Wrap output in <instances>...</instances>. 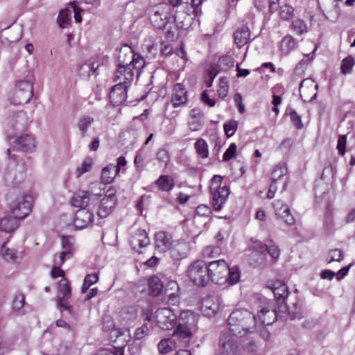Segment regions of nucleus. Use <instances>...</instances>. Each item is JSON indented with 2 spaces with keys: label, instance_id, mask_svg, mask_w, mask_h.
<instances>
[{
  "label": "nucleus",
  "instance_id": "f257e3e1",
  "mask_svg": "<svg viewBox=\"0 0 355 355\" xmlns=\"http://www.w3.org/2000/svg\"><path fill=\"white\" fill-rule=\"evenodd\" d=\"M116 69L114 80L125 79L133 81L135 74L139 75L145 66V60L139 54L135 53L132 48L123 44L115 50Z\"/></svg>",
  "mask_w": 355,
  "mask_h": 355
},
{
  "label": "nucleus",
  "instance_id": "f03ea898",
  "mask_svg": "<svg viewBox=\"0 0 355 355\" xmlns=\"http://www.w3.org/2000/svg\"><path fill=\"white\" fill-rule=\"evenodd\" d=\"M229 331L235 336L242 337L252 332L257 324L256 316L245 309L234 310L227 318Z\"/></svg>",
  "mask_w": 355,
  "mask_h": 355
},
{
  "label": "nucleus",
  "instance_id": "7ed1b4c3",
  "mask_svg": "<svg viewBox=\"0 0 355 355\" xmlns=\"http://www.w3.org/2000/svg\"><path fill=\"white\" fill-rule=\"evenodd\" d=\"M210 280L218 285L232 286L236 284L241 277L238 266L230 268L223 260L219 259L211 261L209 263Z\"/></svg>",
  "mask_w": 355,
  "mask_h": 355
},
{
  "label": "nucleus",
  "instance_id": "20e7f679",
  "mask_svg": "<svg viewBox=\"0 0 355 355\" xmlns=\"http://www.w3.org/2000/svg\"><path fill=\"white\" fill-rule=\"evenodd\" d=\"M251 241L253 245L250 248V250L252 251L250 263L254 267L263 263L266 252L273 259H277L279 257L280 250L277 245H268L260 241L254 240V239H252Z\"/></svg>",
  "mask_w": 355,
  "mask_h": 355
},
{
  "label": "nucleus",
  "instance_id": "39448f33",
  "mask_svg": "<svg viewBox=\"0 0 355 355\" xmlns=\"http://www.w3.org/2000/svg\"><path fill=\"white\" fill-rule=\"evenodd\" d=\"M209 267L202 260L192 262L187 268V275L189 280L197 286L204 287L210 281Z\"/></svg>",
  "mask_w": 355,
  "mask_h": 355
},
{
  "label": "nucleus",
  "instance_id": "423d86ee",
  "mask_svg": "<svg viewBox=\"0 0 355 355\" xmlns=\"http://www.w3.org/2000/svg\"><path fill=\"white\" fill-rule=\"evenodd\" d=\"M101 225V222L99 218L95 220L94 207L78 209L73 218V225L76 230H83L92 226V225Z\"/></svg>",
  "mask_w": 355,
  "mask_h": 355
},
{
  "label": "nucleus",
  "instance_id": "0eeeda50",
  "mask_svg": "<svg viewBox=\"0 0 355 355\" xmlns=\"http://www.w3.org/2000/svg\"><path fill=\"white\" fill-rule=\"evenodd\" d=\"M33 197L29 194L17 197L10 205L12 214L19 220L26 218L31 211Z\"/></svg>",
  "mask_w": 355,
  "mask_h": 355
},
{
  "label": "nucleus",
  "instance_id": "6e6552de",
  "mask_svg": "<svg viewBox=\"0 0 355 355\" xmlns=\"http://www.w3.org/2000/svg\"><path fill=\"white\" fill-rule=\"evenodd\" d=\"M267 288L272 291L277 303L279 304V311L289 313V307L285 302L288 295V286L286 284L278 280L268 285Z\"/></svg>",
  "mask_w": 355,
  "mask_h": 355
},
{
  "label": "nucleus",
  "instance_id": "1a4fd4ad",
  "mask_svg": "<svg viewBox=\"0 0 355 355\" xmlns=\"http://www.w3.org/2000/svg\"><path fill=\"white\" fill-rule=\"evenodd\" d=\"M117 84L114 85L110 92V103L114 106H119L125 102L128 89L132 81L125 79L117 80Z\"/></svg>",
  "mask_w": 355,
  "mask_h": 355
},
{
  "label": "nucleus",
  "instance_id": "9d476101",
  "mask_svg": "<svg viewBox=\"0 0 355 355\" xmlns=\"http://www.w3.org/2000/svg\"><path fill=\"white\" fill-rule=\"evenodd\" d=\"M153 317L157 326L163 330L171 329L176 323L177 316L168 307L158 309Z\"/></svg>",
  "mask_w": 355,
  "mask_h": 355
},
{
  "label": "nucleus",
  "instance_id": "9b49d317",
  "mask_svg": "<svg viewBox=\"0 0 355 355\" xmlns=\"http://www.w3.org/2000/svg\"><path fill=\"white\" fill-rule=\"evenodd\" d=\"M170 8L166 3H160L155 6L153 12L150 16V20L157 28H165L171 19L168 12Z\"/></svg>",
  "mask_w": 355,
  "mask_h": 355
},
{
  "label": "nucleus",
  "instance_id": "f8f14e48",
  "mask_svg": "<svg viewBox=\"0 0 355 355\" xmlns=\"http://www.w3.org/2000/svg\"><path fill=\"white\" fill-rule=\"evenodd\" d=\"M222 305L220 297L216 295H208L202 299L200 302V311L202 313L208 318L216 315Z\"/></svg>",
  "mask_w": 355,
  "mask_h": 355
},
{
  "label": "nucleus",
  "instance_id": "ddd939ff",
  "mask_svg": "<svg viewBox=\"0 0 355 355\" xmlns=\"http://www.w3.org/2000/svg\"><path fill=\"white\" fill-rule=\"evenodd\" d=\"M232 333L227 331H223L219 338V345L222 353L225 355H237L238 343Z\"/></svg>",
  "mask_w": 355,
  "mask_h": 355
},
{
  "label": "nucleus",
  "instance_id": "4468645a",
  "mask_svg": "<svg viewBox=\"0 0 355 355\" xmlns=\"http://www.w3.org/2000/svg\"><path fill=\"white\" fill-rule=\"evenodd\" d=\"M61 246L63 251L55 254L54 256L58 257L57 263L60 265H63L66 260L73 257V253L76 250L74 237L71 236H62Z\"/></svg>",
  "mask_w": 355,
  "mask_h": 355
},
{
  "label": "nucleus",
  "instance_id": "2eb2a0df",
  "mask_svg": "<svg viewBox=\"0 0 355 355\" xmlns=\"http://www.w3.org/2000/svg\"><path fill=\"white\" fill-rule=\"evenodd\" d=\"M5 184L11 188L16 187L24 180L23 167L20 165H9L3 173Z\"/></svg>",
  "mask_w": 355,
  "mask_h": 355
},
{
  "label": "nucleus",
  "instance_id": "dca6fc26",
  "mask_svg": "<svg viewBox=\"0 0 355 355\" xmlns=\"http://www.w3.org/2000/svg\"><path fill=\"white\" fill-rule=\"evenodd\" d=\"M116 205V197L113 190L109 189L101 200L98 209L99 218H106L113 211Z\"/></svg>",
  "mask_w": 355,
  "mask_h": 355
},
{
  "label": "nucleus",
  "instance_id": "f3484780",
  "mask_svg": "<svg viewBox=\"0 0 355 355\" xmlns=\"http://www.w3.org/2000/svg\"><path fill=\"white\" fill-rule=\"evenodd\" d=\"M97 195L87 191H79L71 198V205L79 209L94 207L92 201L96 198Z\"/></svg>",
  "mask_w": 355,
  "mask_h": 355
},
{
  "label": "nucleus",
  "instance_id": "a211bd4d",
  "mask_svg": "<svg viewBox=\"0 0 355 355\" xmlns=\"http://www.w3.org/2000/svg\"><path fill=\"white\" fill-rule=\"evenodd\" d=\"M188 92L185 86L180 83L173 85L171 95V103L174 108L182 107L187 103Z\"/></svg>",
  "mask_w": 355,
  "mask_h": 355
},
{
  "label": "nucleus",
  "instance_id": "6ab92c4d",
  "mask_svg": "<svg viewBox=\"0 0 355 355\" xmlns=\"http://www.w3.org/2000/svg\"><path fill=\"white\" fill-rule=\"evenodd\" d=\"M212 196L213 209L218 211L222 209L230 193V187L227 185L221 188L210 190Z\"/></svg>",
  "mask_w": 355,
  "mask_h": 355
},
{
  "label": "nucleus",
  "instance_id": "aec40b11",
  "mask_svg": "<svg viewBox=\"0 0 355 355\" xmlns=\"http://www.w3.org/2000/svg\"><path fill=\"white\" fill-rule=\"evenodd\" d=\"M333 168L331 166H325L321 173V177L315 181L314 187L315 196L317 198H322L328 193L329 190V184L324 181L328 176L332 174Z\"/></svg>",
  "mask_w": 355,
  "mask_h": 355
},
{
  "label": "nucleus",
  "instance_id": "412c9836",
  "mask_svg": "<svg viewBox=\"0 0 355 355\" xmlns=\"http://www.w3.org/2000/svg\"><path fill=\"white\" fill-rule=\"evenodd\" d=\"M14 143L19 150L24 153H33L37 147L35 138L31 134H24L17 137Z\"/></svg>",
  "mask_w": 355,
  "mask_h": 355
},
{
  "label": "nucleus",
  "instance_id": "4be33fe9",
  "mask_svg": "<svg viewBox=\"0 0 355 355\" xmlns=\"http://www.w3.org/2000/svg\"><path fill=\"white\" fill-rule=\"evenodd\" d=\"M131 336L130 330L127 328H118L113 329L110 335L111 342L116 343L119 346L115 349H121L123 352V347L130 341Z\"/></svg>",
  "mask_w": 355,
  "mask_h": 355
},
{
  "label": "nucleus",
  "instance_id": "5701e85b",
  "mask_svg": "<svg viewBox=\"0 0 355 355\" xmlns=\"http://www.w3.org/2000/svg\"><path fill=\"white\" fill-rule=\"evenodd\" d=\"M171 257L174 261H180L187 257L190 252L189 243L183 240L174 241L169 249Z\"/></svg>",
  "mask_w": 355,
  "mask_h": 355
},
{
  "label": "nucleus",
  "instance_id": "b1692460",
  "mask_svg": "<svg viewBox=\"0 0 355 355\" xmlns=\"http://www.w3.org/2000/svg\"><path fill=\"white\" fill-rule=\"evenodd\" d=\"M275 215L281 218L286 225H292L295 223V218L291 214L288 206L282 200H275L273 202Z\"/></svg>",
  "mask_w": 355,
  "mask_h": 355
},
{
  "label": "nucleus",
  "instance_id": "393cba45",
  "mask_svg": "<svg viewBox=\"0 0 355 355\" xmlns=\"http://www.w3.org/2000/svg\"><path fill=\"white\" fill-rule=\"evenodd\" d=\"M23 92L22 102H29L33 96V80H19L16 83L15 95H21Z\"/></svg>",
  "mask_w": 355,
  "mask_h": 355
},
{
  "label": "nucleus",
  "instance_id": "a878e982",
  "mask_svg": "<svg viewBox=\"0 0 355 355\" xmlns=\"http://www.w3.org/2000/svg\"><path fill=\"white\" fill-rule=\"evenodd\" d=\"M257 323L268 326L272 324L277 318V311L275 309H270L268 306L263 307L255 315Z\"/></svg>",
  "mask_w": 355,
  "mask_h": 355
},
{
  "label": "nucleus",
  "instance_id": "bb28decb",
  "mask_svg": "<svg viewBox=\"0 0 355 355\" xmlns=\"http://www.w3.org/2000/svg\"><path fill=\"white\" fill-rule=\"evenodd\" d=\"M130 243L133 250L139 252V248L146 247L150 243V239L144 230L139 229L132 236Z\"/></svg>",
  "mask_w": 355,
  "mask_h": 355
},
{
  "label": "nucleus",
  "instance_id": "cd10ccee",
  "mask_svg": "<svg viewBox=\"0 0 355 355\" xmlns=\"http://www.w3.org/2000/svg\"><path fill=\"white\" fill-rule=\"evenodd\" d=\"M98 67L99 64L97 62L88 60L80 66L78 75L83 80H88L92 75L97 76L96 71Z\"/></svg>",
  "mask_w": 355,
  "mask_h": 355
},
{
  "label": "nucleus",
  "instance_id": "c85d7f7f",
  "mask_svg": "<svg viewBox=\"0 0 355 355\" xmlns=\"http://www.w3.org/2000/svg\"><path fill=\"white\" fill-rule=\"evenodd\" d=\"M173 242L171 235L166 232H159L155 234V247L160 251L169 250Z\"/></svg>",
  "mask_w": 355,
  "mask_h": 355
},
{
  "label": "nucleus",
  "instance_id": "c756f323",
  "mask_svg": "<svg viewBox=\"0 0 355 355\" xmlns=\"http://www.w3.org/2000/svg\"><path fill=\"white\" fill-rule=\"evenodd\" d=\"M297 46V41L291 35H285L279 43V49L283 55H287Z\"/></svg>",
  "mask_w": 355,
  "mask_h": 355
},
{
  "label": "nucleus",
  "instance_id": "7c9ffc66",
  "mask_svg": "<svg viewBox=\"0 0 355 355\" xmlns=\"http://www.w3.org/2000/svg\"><path fill=\"white\" fill-rule=\"evenodd\" d=\"M94 123V117L89 115L83 114L78 117L76 126L78 129L81 137H86L87 131Z\"/></svg>",
  "mask_w": 355,
  "mask_h": 355
},
{
  "label": "nucleus",
  "instance_id": "2f4dec72",
  "mask_svg": "<svg viewBox=\"0 0 355 355\" xmlns=\"http://www.w3.org/2000/svg\"><path fill=\"white\" fill-rule=\"evenodd\" d=\"M249 28L243 26L241 28L237 29L234 34V42L239 48H241L246 44L250 39Z\"/></svg>",
  "mask_w": 355,
  "mask_h": 355
},
{
  "label": "nucleus",
  "instance_id": "473e14b6",
  "mask_svg": "<svg viewBox=\"0 0 355 355\" xmlns=\"http://www.w3.org/2000/svg\"><path fill=\"white\" fill-rule=\"evenodd\" d=\"M18 218L12 216H6L0 220V230L10 232L18 226Z\"/></svg>",
  "mask_w": 355,
  "mask_h": 355
},
{
  "label": "nucleus",
  "instance_id": "72a5a7b5",
  "mask_svg": "<svg viewBox=\"0 0 355 355\" xmlns=\"http://www.w3.org/2000/svg\"><path fill=\"white\" fill-rule=\"evenodd\" d=\"M155 184L160 190L167 192L171 191L175 186L173 179L168 175H160L155 181Z\"/></svg>",
  "mask_w": 355,
  "mask_h": 355
},
{
  "label": "nucleus",
  "instance_id": "f704fd0d",
  "mask_svg": "<svg viewBox=\"0 0 355 355\" xmlns=\"http://www.w3.org/2000/svg\"><path fill=\"white\" fill-rule=\"evenodd\" d=\"M115 168L114 164H110L103 168L101 179L103 184H108L112 182L116 173H117Z\"/></svg>",
  "mask_w": 355,
  "mask_h": 355
},
{
  "label": "nucleus",
  "instance_id": "c9c22d12",
  "mask_svg": "<svg viewBox=\"0 0 355 355\" xmlns=\"http://www.w3.org/2000/svg\"><path fill=\"white\" fill-rule=\"evenodd\" d=\"M1 254L6 261L12 263H17L19 259L17 252L15 250L6 248V243L1 246Z\"/></svg>",
  "mask_w": 355,
  "mask_h": 355
},
{
  "label": "nucleus",
  "instance_id": "e433bc0d",
  "mask_svg": "<svg viewBox=\"0 0 355 355\" xmlns=\"http://www.w3.org/2000/svg\"><path fill=\"white\" fill-rule=\"evenodd\" d=\"M290 28L297 35H304L309 31L306 23L303 19L299 18L292 21Z\"/></svg>",
  "mask_w": 355,
  "mask_h": 355
},
{
  "label": "nucleus",
  "instance_id": "4c0bfd02",
  "mask_svg": "<svg viewBox=\"0 0 355 355\" xmlns=\"http://www.w3.org/2000/svg\"><path fill=\"white\" fill-rule=\"evenodd\" d=\"M149 293L153 296L159 295L163 289L161 279L156 276L151 277L148 280Z\"/></svg>",
  "mask_w": 355,
  "mask_h": 355
},
{
  "label": "nucleus",
  "instance_id": "58836bf2",
  "mask_svg": "<svg viewBox=\"0 0 355 355\" xmlns=\"http://www.w3.org/2000/svg\"><path fill=\"white\" fill-rule=\"evenodd\" d=\"M191 17L189 14H186L184 12H178L173 17V20L176 23L177 26L180 28L187 29L189 24Z\"/></svg>",
  "mask_w": 355,
  "mask_h": 355
},
{
  "label": "nucleus",
  "instance_id": "ea45409f",
  "mask_svg": "<svg viewBox=\"0 0 355 355\" xmlns=\"http://www.w3.org/2000/svg\"><path fill=\"white\" fill-rule=\"evenodd\" d=\"M288 169L286 164L284 162L278 163L271 173V180L273 182H278L284 175H286Z\"/></svg>",
  "mask_w": 355,
  "mask_h": 355
},
{
  "label": "nucleus",
  "instance_id": "a19ab883",
  "mask_svg": "<svg viewBox=\"0 0 355 355\" xmlns=\"http://www.w3.org/2000/svg\"><path fill=\"white\" fill-rule=\"evenodd\" d=\"M194 147L199 157L202 159L208 157L209 152L208 145L205 140L198 139L194 144Z\"/></svg>",
  "mask_w": 355,
  "mask_h": 355
},
{
  "label": "nucleus",
  "instance_id": "79ce46f5",
  "mask_svg": "<svg viewBox=\"0 0 355 355\" xmlns=\"http://www.w3.org/2000/svg\"><path fill=\"white\" fill-rule=\"evenodd\" d=\"M173 336L187 341L191 336V332L187 324H179L173 332Z\"/></svg>",
  "mask_w": 355,
  "mask_h": 355
},
{
  "label": "nucleus",
  "instance_id": "37998d69",
  "mask_svg": "<svg viewBox=\"0 0 355 355\" xmlns=\"http://www.w3.org/2000/svg\"><path fill=\"white\" fill-rule=\"evenodd\" d=\"M157 347L159 353L164 354L171 352L175 348V343L173 338H165L162 339L158 343Z\"/></svg>",
  "mask_w": 355,
  "mask_h": 355
},
{
  "label": "nucleus",
  "instance_id": "c03bdc74",
  "mask_svg": "<svg viewBox=\"0 0 355 355\" xmlns=\"http://www.w3.org/2000/svg\"><path fill=\"white\" fill-rule=\"evenodd\" d=\"M217 66L220 71H226L234 66V59L231 55H222L218 58Z\"/></svg>",
  "mask_w": 355,
  "mask_h": 355
},
{
  "label": "nucleus",
  "instance_id": "a18cd8bd",
  "mask_svg": "<svg viewBox=\"0 0 355 355\" xmlns=\"http://www.w3.org/2000/svg\"><path fill=\"white\" fill-rule=\"evenodd\" d=\"M354 64L355 62L354 58L352 55L347 56L341 61V73L345 75L351 73Z\"/></svg>",
  "mask_w": 355,
  "mask_h": 355
},
{
  "label": "nucleus",
  "instance_id": "49530a36",
  "mask_svg": "<svg viewBox=\"0 0 355 355\" xmlns=\"http://www.w3.org/2000/svg\"><path fill=\"white\" fill-rule=\"evenodd\" d=\"M294 8L289 4H284L279 8V16L281 19L288 21L294 15Z\"/></svg>",
  "mask_w": 355,
  "mask_h": 355
},
{
  "label": "nucleus",
  "instance_id": "de8ad7c7",
  "mask_svg": "<svg viewBox=\"0 0 355 355\" xmlns=\"http://www.w3.org/2000/svg\"><path fill=\"white\" fill-rule=\"evenodd\" d=\"M286 114L290 116L292 123L297 130H300L303 128L301 116L296 111L292 110L290 107H288L286 109Z\"/></svg>",
  "mask_w": 355,
  "mask_h": 355
},
{
  "label": "nucleus",
  "instance_id": "09e8293b",
  "mask_svg": "<svg viewBox=\"0 0 355 355\" xmlns=\"http://www.w3.org/2000/svg\"><path fill=\"white\" fill-rule=\"evenodd\" d=\"M58 294L59 297L63 298H69L71 295V288L66 278L63 277L58 284Z\"/></svg>",
  "mask_w": 355,
  "mask_h": 355
},
{
  "label": "nucleus",
  "instance_id": "8fccbe9b",
  "mask_svg": "<svg viewBox=\"0 0 355 355\" xmlns=\"http://www.w3.org/2000/svg\"><path fill=\"white\" fill-rule=\"evenodd\" d=\"M344 258L343 252L340 249H333L329 251L327 257L326 261L327 263H330L334 261H341Z\"/></svg>",
  "mask_w": 355,
  "mask_h": 355
},
{
  "label": "nucleus",
  "instance_id": "3c124183",
  "mask_svg": "<svg viewBox=\"0 0 355 355\" xmlns=\"http://www.w3.org/2000/svg\"><path fill=\"white\" fill-rule=\"evenodd\" d=\"M156 159L159 162L160 165L166 168L170 161V155L166 148H160L156 153Z\"/></svg>",
  "mask_w": 355,
  "mask_h": 355
},
{
  "label": "nucleus",
  "instance_id": "603ef678",
  "mask_svg": "<svg viewBox=\"0 0 355 355\" xmlns=\"http://www.w3.org/2000/svg\"><path fill=\"white\" fill-rule=\"evenodd\" d=\"M229 90V80L227 77H220L219 78V88L217 90L220 98H224Z\"/></svg>",
  "mask_w": 355,
  "mask_h": 355
},
{
  "label": "nucleus",
  "instance_id": "864d4df0",
  "mask_svg": "<svg viewBox=\"0 0 355 355\" xmlns=\"http://www.w3.org/2000/svg\"><path fill=\"white\" fill-rule=\"evenodd\" d=\"M71 12L68 9L62 10L58 17V23L61 28L67 27L70 22Z\"/></svg>",
  "mask_w": 355,
  "mask_h": 355
},
{
  "label": "nucleus",
  "instance_id": "5fc2aeb1",
  "mask_svg": "<svg viewBox=\"0 0 355 355\" xmlns=\"http://www.w3.org/2000/svg\"><path fill=\"white\" fill-rule=\"evenodd\" d=\"M191 112L193 114L194 117L192 120H191L189 122V123H188L189 128L191 131H193V132L198 131L202 128L203 122L199 119H196L195 115L200 114V112H198V110H197L196 109L192 110Z\"/></svg>",
  "mask_w": 355,
  "mask_h": 355
},
{
  "label": "nucleus",
  "instance_id": "6e6d98bb",
  "mask_svg": "<svg viewBox=\"0 0 355 355\" xmlns=\"http://www.w3.org/2000/svg\"><path fill=\"white\" fill-rule=\"evenodd\" d=\"M237 128L238 121L233 119L228 121L223 125L224 132L228 138L232 137L235 134Z\"/></svg>",
  "mask_w": 355,
  "mask_h": 355
},
{
  "label": "nucleus",
  "instance_id": "4d7b16f0",
  "mask_svg": "<svg viewBox=\"0 0 355 355\" xmlns=\"http://www.w3.org/2000/svg\"><path fill=\"white\" fill-rule=\"evenodd\" d=\"M335 225L336 224L334 221L332 211L330 207H328L325 214L324 227L327 231L331 232L336 229Z\"/></svg>",
  "mask_w": 355,
  "mask_h": 355
},
{
  "label": "nucleus",
  "instance_id": "13d9d810",
  "mask_svg": "<svg viewBox=\"0 0 355 355\" xmlns=\"http://www.w3.org/2000/svg\"><path fill=\"white\" fill-rule=\"evenodd\" d=\"M145 155H143L140 151H138L136 153L134 159V164L137 171H142L144 169L146 165V163L145 162Z\"/></svg>",
  "mask_w": 355,
  "mask_h": 355
},
{
  "label": "nucleus",
  "instance_id": "bf43d9fd",
  "mask_svg": "<svg viewBox=\"0 0 355 355\" xmlns=\"http://www.w3.org/2000/svg\"><path fill=\"white\" fill-rule=\"evenodd\" d=\"M92 168V163L91 161L85 160L82 164L78 166L76 170V175L79 178L83 174L91 171Z\"/></svg>",
  "mask_w": 355,
  "mask_h": 355
},
{
  "label": "nucleus",
  "instance_id": "052dcab7",
  "mask_svg": "<svg viewBox=\"0 0 355 355\" xmlns=\"http://www.w3.org/2000/svg\"><path fill=\"white\" fill-rule=\"evenodd\" d=\"M58 257H53L54 266L51 271V275L53 278H58L60 277H64V271L60 268L62 265H60L57 263Z\"/></svg>",
  "mask_w": 355,
  "mask_h": 355
},
{
  "label": "nucleus",
  "instance_id": "680f3d73",
  "mask_svg": "<svg viewBox=\"0 0 355 355\" xmlns=\"http://www.w3.org/2000/svg\"><path fill=\"white\" fill-rule=\"evenodd\" d=\"M25 303V297L24 295L17 294L12 301V309L15 311H19L22 309Z\"/></svg>",
  "mask_w": 355,
  "mask_h": 355
},
{
  "label": "nucleus",
  "instance_id": "e2e57ef3",
  "mask_svg": "<svg viewBox=\"0 0 355 355\" xmlns=\"http://www.w3.org/2000/svg\"><path fill=\"white\" fill-rule=\"evenodd\" d=\"M236 145L234 143L231 144L224 153L223 160L227 162L231 159L236 154Z\"/></svg>",
  "mask_w": 355,
  "mask_h": 355
},
{
  "label": "nucleus",
  "instance_id": "0e129e2a",
  "mask_svg": "<svg viewBox=\"0 0 355 355\" xmlns=\"http://www.w3.org/2000/svg\"><path fill=\"white\" fill-rule=\"evenodd\" d=\"M96 355H123V352L121 349L105 348L101 349L98 351Z\"/></svg>",
  "mask_w": 355,
  "mask_h": 355
},
{
  "label": "nucleus",
  "instance_id": "69168bd1",
  "mask_svg": "<svg viewBox=\"0 0 355 355\" xmlns=\"http://www.w3.org/2000/svg\"><path fill=\"white\" fill-rule=\"evenodd\" d=\"M223 178L219 175H214L210 180L209 190L221 188Z\"/></svg>",
  "mask_w": 355,
  "mask_h": 355
},
{
  "label": "nucleus",
  "instance_id": "338daca9",
  "mask_svg": "<svg viewBox=\"0 0 355 355\" xmlns=\"http://www.w3.org/2000/svg\"><path fill=\"white\" fill-rule=\"evenodd\" d=\"M346 143L347 136L345 135H340L338 139L337 149L341 155H344L345 153Z\"/></svg>",
  "mask_w": 355,
  "mask_h": 355
},
{
  "label": "nucleus",
  "instance_id": "774afa93",
  "mask_svg": "<svg viewBox=\"0 0 355 355\" xmlns=\"http://www.w3.org/2000/svg\"><path fill=\"white\" fill-rule=\"evenodd\" d=\"M148 333V328L146 324L142 325L141 327L137 328L135 332V338L136 340H141L145 337Z\"/></svg>",
  "mask_w": 355,
  "mask_h": 355
}]
</instances>
